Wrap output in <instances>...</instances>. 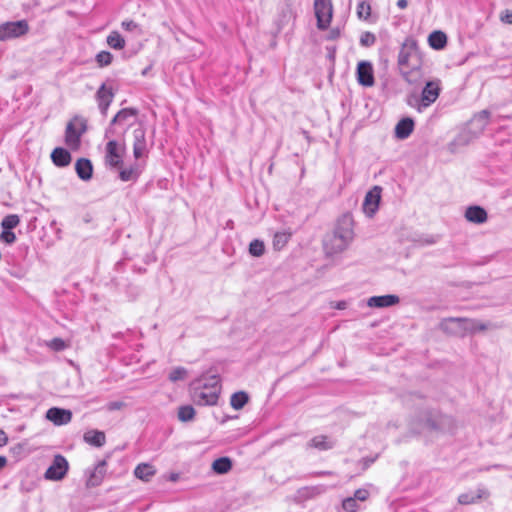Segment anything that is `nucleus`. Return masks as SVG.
<instances>
[{
    "mask_svg": "<svg viewBox=\"0 0 512 512\" xmlns=\"http://www.w3.org/2000/svg\"><path fill=\"white\" fill-rule=\"evenodd\" d=\"M440 90L441 88L439 80L428 81L421 92L420 103L417 107V110L422 112L424 109L433 104L438 99Z\"/></svg>",
    "mask_w": 512,
    "mask_h": 512,
    "instance_id": "423d86ee",
    "label": "nucleus"
},
{
    "mask_svg": "<svg viewBox=\"0 0 512 512\" xmlns=\"http://www.w3.org/2000/svg\"><path fill=\"white\" fill-rule=\"evenodd\" d=\"M107 44L113 49L121 50L125 47V40L119 32L113 31L107 36Z\"/></svg>",
    "mask_w": 512,
    "mask_h": 512,
    "instance_id": "473e14b6",
    "label": "nucleus"
},
{
    "mask_svg": "<svg viewBox=\"0 0 512 512\" xmlns=\"http://www.w3.org/2000/svg\"><path fill=\"white\" fill-rule=\"evenodd\" d=\"M106 462L105 461H100L96 467L94 468V470L90 473L88 479H87V482H86V485L88 487H96L98 485L101 484L103 478H104V475L106 473Z\"/></svg>",
    "mask_w": 512,
    "mask_h": 512,
    "instance_id": "412c9836",
    "label": "nucleus"
},
{
    "mask_svg": "<svg viewBox=\"0 0 512 512\" xmlns=\"http://www.w3.org/2000/svg\"><path fill=\"white\" fill-rule=\"evenodd\" d=\"M488 495H489V493L487 490H485L483 488H479L477 490L476 494L468 492V493H463V494L459 495L458 502L462 505H468V504L475 503L476 500H479L481 498H486V497H488Z\"/></svg>",
    "mask_w": 512,
    "mask_h": 512,
    "instance_id": "bb28decb",
    "label": "nucleus"
},
{
    "mask_svg": "<svg viewBox=\"0 0 512 512\" xmlns=\"http://www.w3.org/2000/svg\"><path fill=\"white\" fill-rule=\"evenodd\" d=\"M68 462L62 455H56L52 464L45 472V478L48 480L58 481L64 478L68 471Z\"/></svg>",
    "mask_w": 512,
    "mask_h": 512,
    "instance_id": "0eeeda50",
    "label": "nucleus"
},
{
    "mask_svg": "<svg viewBox=\"0 0 512 512\" xmlns=\"http://www.w3.org/2000/svg\"><path fill=\"white\" fill-rule=\"evenodd\" d=\"M461 321H464V318H456V317L446 318L441 321L440 327L446 333H449V334L455 335V336L464 337L465 336L464 327H463L464 323H460Z\"/></svg>",
    "mask_w": 512,
    "mask_h": 512,
    "instance_id": "ddd939ff",
    "label": "nucleus"
},
{
    "mask_svg": "<svg viewBox=\"0 0 512 512\" xmlns=\"http://www.w3.org/2000/svg\"><path fill=\"white\" fill-rule=\"evenodd\" d=\"M145 130L142 127L133 131V155L135 159H140L146 152Z\"/></svg>",
    "mask_w": 512,
    "mask_h": 512,
    "instance_id": "2eb2a0df",
    "label": "nucleus"
},
{
    "mask_svg": "<svg viewBox=\"0 0 512 512\" xmlns=\"http://www.w3.org/2000/svg\"><path fill=\"white\" fill-rule=\"evenodd\" d=\"M47 346L54 351H62L67 347L65 341L61 338H53L47 343Z\"/></svg>",
    "mask_w": 512,
    "mask_h": 512,
    "instance_id": "c03bdc74",
    "label": "nucleus"
},
{
    "mask_svg": "<svg viewBox=\"0 0 512 512\" xmlns=\"http://www.w3.org/2000/svg\"><path fill=\"white\" fill-rule=\"evenodd\" d=\"M339 35H340L339 29H332L330 32V35H329V39L330 40L337 39L339 37Z\"/></svg>",
    "mask_w": 512,
    "mask_h": 512,
    "instance_id": "603ef678",
    "label": "nucleus"
},
{
    "mask_svg": "<svg viewBox=\"0 0 512 512\" xmlns=\"http://www.w3.org/2000/svg\"><path fill=\"white\" fill-rule=\"evenodd\" d=\"M249 401V395L245 391H238L231 395L230 405L235 410L242 409Z\"/></svg>",
    "mask_w": 512,
    "mask_h": 512,
    "instance_id": "7c9ffc66",
    "label": "nucleus"
},
{
    "mask_svg": "<svg viewBox=\"0 0 512 512\" xmlns=\"http://www.w3.org/2000/svg\"><path fill=\"white\" fill-rule=\"evenodd\" d=\"M20 223V218L16 214H9L5 216L1 222V227L4 230H12Z\"/></svg>",
    "mask_w": 512,
    "mask_h": 512,
    "instance_id": "e433bc0d",
    "label": "nucleus"
},
{
    "mask_svg": "<svg viewBox=\"0 0 512 512\" xmlns=\"http://www.w3.org/2000/svg\"><path fill=\"white\" fill-rule=\"evenodd\" d=\"M334 441L328 436L318 435L313 437L308 443L307 448H314L320 451L330 450L334 447Z\"/></svg>",
    "mask_w": 512,
    "mask_h": 512,
    "instance_id": "5701e85b",
    "label": "nucleus"
},
{
    "mask_svg": "<svg viewBox=\"0 0 512 512\" xmlns=\"http://www.w3.org/2000/svg\"><path fill=\"white\" fill-rule=\"evenodd\" d=\"M265 252L264 242L258 239L253 240L249 245V253L254 257H260Z\"/></svg>",
    "mask_w": 512,
    "mask_h": 512,
    "instance_id": "4c0bfd02",
    "label": "nucleus"
},
{
    "mask_svg": "<svg viewBox=\"0 0 512 512\" xmlns=\"http://www.w3.org/2000/svg\"><path fill=\"white\" fill-rule=\"evenodd\" d=\"M381 188L378 187V186H375L372 190H370L365 198H364V202H363V211L364 213L369 216V217H372L375 212L378 210V207H379V202H380V198H381Z\"/></svg>",
    "mask_w": 512,
    "mask_h": 512,
    "instance_id": "9b49d317",
    "label": "nucleus"
},
{
    "mask_svg": "<svg viewBox=\"0 0 512 512\" xmlns=\"http://www.w3.org/2000/svg\"><path fill=\"white\" fill-rule=\"evenodd\" d=\"M86 131L85 123H80V128L76 129L73 122H69L65 131V142L69 147L77 148L80 144V137Z\"/></svg>",
    "mask_w": 512,
    "mask_h": 512,
    "instance_id": "f8f14e48",
    "label": "nucleus"
},
{
    "mask_svg": "<svg viewBox=\"0 0 512 512\" xmlns=\"http://www.w3.org/2000/svg\"><path fill=\"white\" fill-rule=\"evenodd\" d=\"M119 170V178L123 182H135L142 173V167L139 163H134L128 167L121 166Z\"/></svg>",
    "mask_w": 512,
    "mask_h": 512,
    "instance_id": "f3484780",
    "label": "nucleus"
},
{
    "mask_svg": "<svg viewBox=\"0 0 512 512\" xmlns=\"http://www.w3.org/2000/svg\"><path fill=\"white\" fill-rule=\"evenodd\" d=\"M336 308L337 309H345L346 308V302L345 301L338 302Z\"/></svg>",
    "mask_w": 512,
    "mask_h": 512,
    "instance_id": "4d7b16f0",
    "label": "nucleus"
},
{
    "mask_svg": "<svg viewBox=\"0 0 512 512\" xmlns=\"http://www.w3.org/2000/svg\"><path fill=\"white\" fill-rule=\"evenodd\" d=\"M448 420V417H442L441 418V423L444 422V421H447Z\"/></svg>",
    "mask_w": 512,
    "mask_h": 512,
    "instance_id": "680f3d73",
    "label": "nucleus"
},
{
    "mask_svg": "<svg viewBox=\"0 0 512 512\" xmlns=\"http://www.w3.org/2000/svg\"><path fill=\"white\" fill-rule=\"evenodd\" d=\"M369 491L365 488H359L357 489L354 494H353V497L358 500V501H366L368 498H369Z\"/></svg>",
    "mask_w": 512,
    "mask_h": 512,
    "instance_id": "49530a36",
    "label": "nucleus"
},
{
    "mask_svg": "<svg viewBox=\"0 0 512 512\" xmlns=\"http://www.w3.org/2000/svg\"><path fill=\"white\" fill-rule=\"evenodd\" d=\"M187 375V370L184 367H176L169 373V380L171 382H176L179 380H183Z\"/></svg>",
    "mask_w": 512,
    "mask_h": 512,
    "instance_id": "ea45409f",
    "label": "nucleus"
},
{
    "mask_svg": "<svg viewBox=\"0 0 512 512\" xmlns=\"http://www.w3.org/2000/svg\"><path fill=\"white\" fill-rule=\"evenodd\" d=\"M357 81L360 85L371 87L374 85V74L372 64L368 61H360L357 65Z\"/></svg>",
    "mask_w": 512,
    "mask_h": 512,
    "instance_id": "9d476101",
    "label": "nucleus"
},
{
    "mask_svg": "<svg viewBox=\"0 0 512 512\" xmlns=\"http://www.w3.org/2000/svg\"><path fill=\"white\" fill-rule=\"evenodd\" d=\"M121 26L126 31H134L139 27L138 24L133 20H125L121 23Z\"/></svg>",
    "mask_w": 512,
    "mask_h": 512,
    "instance_id": "09e8293b",
    "label": "nucleus"
},
{
    "mask_svg": "<svg viewBox=\"0 0 512 512\" xmlns=\"http://www.w3.org/2000/svg\"><path fill=\"white\" fill-rule=\"evenodd\" d=\"M465 218L469 222L482 224L487 221V212L480 206H470L466 209Z\"/></svg>",
    "mask_w": 512,
    "mask_h": 512,
    "instance_id": "aec40b11",
    "label": "nucleus"
},
{
    "mask_svg": "<svg viewBox=\"0 0 512 512\" xmlns=\"http://www.w3.org/2000/svg\"><path fill=\"white\" fill-rule=\"evenodd\" d=\"M75 170L81 180L88 181L92 178L93 166L89 159L80 158L76 161Z\"/></svg>",
    "mask_w": 512,
    "mask_h": 512,
    "instance_id": "6ab92c4d",
    "label": "nucleus"
},
{
    "mask_svg": "<svg viewBox=\"0 0 512 512\" xmlns=\"http://www.w3.org/2000/svg\"><path fill=\"white\" fill-rule=\"evenodd\" d=\"M212 469L217 474H226L232 469V461L228 457H221L212 463Z\"/></svg>",
    "mask_w": 512,
    "mask_h": 512,
    "instance_id": "2f4dec72",
    "label": "nucleus"
},
{
    "mask_svg": "<svg viewBox=\"0 0 512 512\" xmlns=\"http://www.w3.org/2000/svg\"><path fill=\"white\" fill-rule=\"evenodd\" d=\"M0 240L2 242H5L7 244H12L16 241V235L11 230H4L2 231L0 235Z\"/></svg>",
    "mask_w": 512,
    "mask_h": 512,
    "instance_id": "a18cd8bd",
    "label": "nucleus"
},
{
    "mask_svg": "<svg viewBox=\"0 0 512 512\" xmlns=\"http://www.w3.org/2000/svg\"><path fill=\"white\" fill-rule=\"evenodd\" d=\"M460 323H464V334H474L479 331H484L488 328V324L482 323L475 319L464 318V321Z\"/></svg>",
    "mask_w": 512,
    "mask_h": 512,
    "instance_id": "c85d7f7f",
    "label": "nucleus"
},
{
    "mask_svg": "<svg viewBox=\"0 0 512 512\" xmlns=\"http://www.w3.org/2000/svg\"><path fill=\"white\" fill-rule=\"evenodd\" d=\"M376 42V36L371 32H364L360 36V44L365 47H370Z\"/></svg>",
    "mask_w": 512,
    "mask_h": 512,
    "instance_id": "37998d69",
    "label": "nucleus"
},
{
    "mask_svg": "<svg viewBox=\"0 0 512 512\" xmlns=\"http://www.w3.org/2000/svg\"><path fill=\"white\" fill-rule=\"evenodd\" d=\"M195 410L190 405L181 406L178 409V419L182 422H188L194 419Z\"/></svg>",
    "mask_w": 512,
    "mask_h": 512,
    "instance_id": "c9c22d12",
    "label": "nucleus"
},
{
    "mask_svg": "<svg viewBox=\"0 0 512 512\" xmlns=\"http://www.w3.org/2000/svg\"><path fill=\"white\" fill-rule=\"evenodd\" d=\"M46 418L53 422L55 425H65L71 421L72 412L67 409L52 407L47 410Z\"/></svg>",
    "mask_w": 512,
    "mask_h": 512,
    "instance_id": "4468645a",
    "label": "nucleus"
},
{
    "mask_svg": "<svg viewBox=\"0 0 512 512\" xmlns=\"http://www.w3.org/2000/svg\"><path fill=\"white\" fill-rule=\"evenodd\" d=\"M7 463V459L4 456H0V469H2Z\"/></svg>",
    "mask_w": 512,
    "mask_h": 512,
    "instance_id": "5fc2aeb1",
    "label": "nucleus"
},
{
    "mask_svg": "<svg viewBox=\"0 0 512 512\" xmlns=\"http://www.w3.org/2000/svg\"><path fill=\"white\" fill-rule=\"evenodd\" d=\"M125 403L123 401H111L109 403L106 404L105 408L107 411H117V410H121L122 408L125 407Z\"/></svg>",
    "mask_w": 512,
    "mask_h": 512,
    "instance_id": "de8ad7c7",
    "label": "nucleus"
},
{
    "mask_svg": "<svg viewBox=\"0 0 512 512\" xmlns=\"http://www.w3.org/2000/svg\"><path fill=\"white\" fill-rule=\"evenodd\" d=\"M156 473V469L149 463H140L134 470V475L140 480L148 482Z\"/></svg>",
    "mask_w": 512,
    "mask_h": 512,
    "instance_id": "a878e982",
    "label": "nucleus"
},
{
    "mask_svg": "<svg viewBox=\"0 0 512 512\" xmlns=\"http://www.w3.org/2000/svg\"><path fill=\"white\" fill-rule=\"evenodd\" d=\"M342 508L346 512H357L360 510V505L358 504V500H356L353 496L347 497L342 501Z\"/></svg>",
    "mask_w": 512,
    "mask_h": 512,
    "instance_id": "58836bf2",
    "label": "nucleus"
},
{
    "mask_svg": "<svg viewBox=\"0 0 512 512\" xmlns=\"http://www.w3.org/2000/svg\"><path fill=\"white\" fill-rule=\"evenodd\" d=\"M354 223L350 215H342L331 232L323 238V248L327 255H335L345 251L354 239Z\"/></svg>",
    "mask_w": 512,
    "mask_h": 512,
    "instance_id": "f257e3e1",
    "label": "nucleus"
},
{
    "mask_svg": "<svg viewBox=\"0 0 512 512\" xmlns=\"http://www.w3.org/2000/svg\"><path fill=\"white\" fill-rule=\"evenodd\" d=\"M137 111L133 108L121 109L111 120V125L126 121L128 118L135 116Z\"/></svg>",
    "mask_w": 512,
    "mask_h": 512,
    "instance_id": "f704fd0d",
    "label": "nucleus"
},
{
    "mask_svg": "<svg viewBox=\"0 0 512 512\" xmlns=\"http://www.w3.org/2000/svg\"><path fill=\"white\" fill-rule=\"evenodd\" d=\"M490 112L488 110H482L479 113L475 114L471 119V126L475 128L478 133L484 131L489 123Z\"/></svg>",
    "mask_w": 512,
    "mask_h": 512,
    "instance_id": "393cba45",
    "label": "nucleus"
},
{
    "mask_svg": "<svg viewBox=\"0 0 512 512\" xmlns=\"http://www.w3.org/2000/svg\"><path fill=\"white\" fill-rule=\"evenodd\" d=\"M414 125L412 118L401 119L395 126V137L400 140L407 139L412 134Z\"/></svg>",
    "mask_w": 512,
    "mask_h": 512,
    "instance_id": "a211bd4d",
    "label": "nucleus"
},
{
    "mask_svg": "<svg viewBox=\"0 0 512 512\" xmlns=\"http://www.w3.org/2000/svg\"><path fill=\"white\" fill-rule=\"evenodd\" d=\"M84 440L95 447H102L105 444V433L99 430H90L84 434Z\"/></svg>",
    "mask_w": 512,
    "mask_h": 512,
    "instance_id": "cd10ccee",
    "label": "nucleus"
},
{
    "mask_svg": "<svg viewBox=\"0 0 512 512\" xmlns=\"http://www.w3.org/2000/svg\"><path fill=\"white\" fill-rule=\"evenodd\" d=\"M170 479H171L172 481H176V480L178 479V475H177V474H172V475H171V477H170Z\"/></svg>",
    "mask_w": 512,
    "mask_h": 512,
    "instance_id": "13d9d810",
    "label": "nucleus"
},
{
    "mask_svg": "<svg viewBox=\"0 0 512 512\" xmlns=\"http://www.w3.org/2000/svg\"><path fill=\"white\" fill-rule=\"evenodd\" d=\"M96 101L101 114L106 117L108 108L113 101L114 92L111 87L102 84L96 92Z\"/></svg>",
    "mask_w": 512,
    "mask_h": 512,
    "instance_id": "1a4fd4ad",
    "label": "nucleus"
},
{
    "mask_svg": "<svg viewBox=\"0 0 512 512\" xmlns=\"http://www.w3.org/2000/svg\"><path fill=\"white\" fill-rule=\"evenodd\" d=\"M52 162L58 167H66L70 164L72 157L68 150L57 147L51 153Z\"/></svg>",
    "mask_w": 512,
    "mask_h": 512,
    "instance_id": "4be33fe9",
    "label": "nucleus"
},
{
    "mask_svg": "<svg viewBox=\"0 0 512 512\" xmlns=\"http://www.w3.org/2000/svg\"><path fill=\"white\" fill-rule=\"evenodd\" d=\"M30 30L27 20L7 21L0 24V42L13 40L26 35Z\"/></svg>",
    "mask_w": 512,
    "mask_h": 512,
    "instance_id": "f03ea898",
    "label": "nucleus"
},
{
    "mask_svg": "<svg viewBox=\"0 0 512 512\" xmlns=\"http://www.w3.org/2000/svg\"><path fill=\"white\" fill-rule=\"evenodd\" d=\"M330 474H332V472H329V471H324V472L318 473V475H330Z\"/></svg>",
    "mask_w": 512,
    "mask_h": 512,
    "instance_id": "bf43d9fd",
    "label": "nucleus"
},
{
    "mask_svg": "<svg viewBox=\"0 0 512 512\" xmlns=\"http://www.w3.org/2000/svg\"><path fill=\"white\" fill-rule=\"evenodd\" d=\"M400 301L397 295H381L372 296L368 299L367 305L369 307L384 308L398 304Z\"/></svg>",
    "mask_w": 512,
    "mask_h": 512,
    "instance_id": "dca6fc26",
    "label": "nucleus"
},
{
    "mask_svg": "<svg viewBox=\"0 0 512 512\" xmlns=\"http://www.w3.org/2000/svg\"><path fill=\"white\" fill-rule=\"evenodd\" d=\"M315 16L317 19V27L319 30H326L332 20L333 5L331 0H315L314 1Z\"/></svg>",
    "mask_w": 512,
    "mask_h": 512,
    "instance_id": "39448f33",
    "label": "nucleus"
},
{
    "mask_svg": "<svg viewBox=\"0 0 512 512\" xmlns=\"http://www.w3.org/2000/svg\"><path fill=\"white\" fill-rule=\"evenodd\" d=\"M191 384L201 385L210 391L214 388L221 389L220 378L216 374H213V375L203 374L200 378L196 379Z\"/></svg>",
    "mask_w": 512,
    "mask_h": 512,
    "instance_id": "b1692460",
    "label": "nucleus"
},
{
    "mask_svg": "<svg viewBox=\"0 0 512 512\" xmlns=\"http://www.w3.org/2000/svg\"><path fill=\"white\" fill-rule=\"evenodd\" d=\"M125 153V143H120L116 140L108 141L105 146V165L110 168L120 169L123 165Z\"/></svg>",
    "mask_w": 512,
    "mask_h": 512,
    "instance_id": "20e7f679",
    "label": "nucleus"
},
{
    "mask_svg": "<svg viewBox=\"0 0 512 512\" xmlns=\"http://www.w3.org/2000/svg\"><path fill=\"white\" fill-rule=\"evenodd\" d=\"M291 237L290 232L281 231L276 232L273 237V247L275 250H281L286 246Z\"/></svg>",
    "mask_w": 512,
    "mask_h": 512,
    "instance_id": "72a5a7b5",
    "label": "nucleus"
},
{
    "mask_svg": "<svg viewBox=\"0 0 512 512\" xmlns=\"http://www.w3.org/2000/svg\"><path fill=\"white\" fill-rule=\"evenodd\" d=\"M192 401L199 406L216 405L220 395V388H214L211 391L201 385H190Z\"/></svg>",
    "mask_w": 512,
    "mask_h": 512,
    "instance_id": "7ed1b4c3",
    "label": "nucleus"
},
{
    "mask_svg": "<svg viewBox=\"0 0 512 512\" xmlns=\"http://www.w3.org/2000/svg\"><path fill=\"white\" fill-rule=\"evenodd\" d=\"M418 53L417 41L411 37L405 39L402 43L401 49L398 54V65L406 67L409 65V59Z\"/></svg>",
    "mask_w": 512,
    "mask_h": 512,
    "instance_id": "6e6552de",
    "label": "nucleus"
},
{
    "mask_svg": "<svg viewBox=\"0 0 512 512\" xmlns=\"http://www.w3.org/2000/svg\"><path fill=\"white\" fill-rule=\"evenodd\" d=\"M428 425L433 428V429H440L441 428V424H436L434 422H430L428 421Z\"/></svg>",
    "mask_w": 512,
    "mask_h": 512,
    "instance_id": "6e6d98bb",
    "label": "nucleus"
},
{
    "mask_svg": "<svg viewBox=\"0 0 512 512\" xmlns=\"http://www.w3.org/2000/svg\"><path fill=\"white\" fill-rule=\"evenodd\" d=\"M370 462H373V460H365V466L367 467Z\"/></svg>",
    "mask_w": 512,
    "mask_h": 512,
    "instance_id": "052dcab7",
    "label": "nucleus"
},
{
    "mask_svg": "<svg viewBox=\"0 0 512 512\" xmlns=\"http://www.w3.org/2000/svg\"><path fill=\"white\" fill-rule=\"evenodd\" d=\"M429 45L437 50L443 49L447 43V36L442 31H433L428 37Z\"/></svg>",
    "mask_w": 512,
    "mask_h": 512,
    "instance_id": "c756f323",
    "label": "nucleus"
},
{
    "mask_svg": "<svg viewBox=\"0 0 512 512\" xmlns=\"http://www.w3.org/2000/svg\"><path fill=\"white\" fill-rule=\"evenodd\" d=\"M113 56L108 51H101L96 55V61L99 66H107L112 62Z\"/></svg>",
    "mask_w": 512,
    "mask_h": 512,
    "instance_id": "a19ab883",
    "label": "nucleus"
},
{
    "mask_svg": "<svg viewBox=\"0 0 512 512\" xmlns=\"http://www.w3.org/2000/svg\"><path fill=\"white\" fill-rule=\"evenodd\" d=\"M500 20L506 24H512V12L510 10H504L500 15Z\"/></svg>",
    "mask_w": 512,
    "mask_h": 512,
    "instance_id": "8fccbe9b",
    "label": "nucleus"
},
{
    "mask_svg": "<svg viewBox=\"0 0 512 512\" xmlns=\"http://www.w3.org/2000/svg\"><path fill=\"white\" fill-rule=\"evenodd\" d=\"M357 14H358V17L361 19H365V20L368 19V17L371 14L370 5L364 1L360 2L357 6Z\"/></svg>",
    "mask_w": 512,
    "mask_h": 512,
    "instance_id": "79ce46f5",
    "label": "nucleus"
},
{
    "mask_svg": "<svg viewBox=\"0 0 512 512\" xmlns=\"http://www.w3.org/2000/svg\"><path fill=\"white\" fill-rule=\"evenodd\" d=\"M408 5V1L407 0H398L397 1V6L400 8V9H405Z\"/></svg>",
    "mask_w": 512,
    "mask_h": 512,
    "instance_id": "864d4df0",
    "label": "nucleus"
},
{
    "mask_svg": "<svg viewBox=\"0 0 512 512\" xmlns=\"http://www.w3.org/2000/svg\"><path fill=\"white\" fill-rule=\"evenodd\" d=\"M8 441V437L6 435V433L0 429V447L6 445Z\"/></svg>",
    "mask_w": 512,
    "mask_h": 512,
    "instance_id": "3c124183",
    "label": "nucleus"
}]
</instances>
